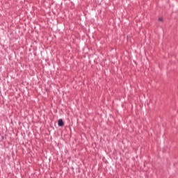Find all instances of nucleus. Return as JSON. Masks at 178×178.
Returning a JSON list of instances; mask_svg holds the SVG:
<instances>
[{
  "label": "nucleus",
  "instance_id": "f03ea898",
  "mask_svg": "<svg viewBox=\"0 0 178 178\" xmlns=\"http://www.w3.org/2000/svg\"><path fill=\"white\" fill-rule=\"evenodd\" d=\"M159 22H161L162 23V22H163V17H159Z\"/></svg>",
  "mask_w": 178,
  "mask_h": 178
},
{
  "label": "nucleus",
  "instance_id": "f257e3e1",
  "mask_svg": "<svg viewBox=\"0 0 178 178\" xmlns=\"http://www.w3.org/2000/svg\"><path fill=\"white\" fill-rule=\"evenodd\" d=\"M58 124L59 127H63V126H65V122H63V120L59 119L58 121Z\"/></svg>",
  "mask_w": 178,
  "mask_h": 178
}]
</instances>
